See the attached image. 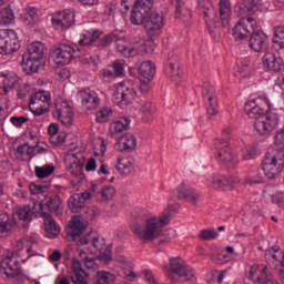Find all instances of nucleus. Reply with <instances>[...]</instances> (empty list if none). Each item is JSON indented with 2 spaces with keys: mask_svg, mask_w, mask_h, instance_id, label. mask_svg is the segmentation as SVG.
Instances as JSON below:
<instances>
[{
  "mask_svg": "<svg viewBox=\"0 0 284 284\" xmlns=\"http://www.w3.org/2000/svg\"><path fill=\"white\" fill-rule=\"evenodd\" d=\"M51 95L48 91H38L31 95L29 101V109L34 116H42L50 112Z\"/></svg>",
  "mask_w": 284,
  "mask_h": 284,
  "instance_id": "nucleus-12",
  "label": "nucleus"
},
{
  "mask_svg": "<svg viewBox=\"0 0 284 284\" xmlns=\"http://www.w3.org/2000/svg\"><path fill=\"white\" fill-rule=\"evenodd\" d=\"M18 223L9 214H0V234L12 232V227H17Z\"/></svg>",
  "mask_w": 284,
  "mask_h": 284,
  "instance_id": "nucleus-36",
  "label": "nucleus"
},
{
  "mask_svg": "<svg viewBox=\"0 0 284 284\" xmlns=\"http://www.w3.org/2000/svg\"><path fill=\"white\" fill-rule=\"evenodd\" d=\"M13 90H17L18 99H26L30 93V84L19 82Z\"/></svg>",
  "mask_w": 284,
  "mask_h": 284,
  "instance_id": "nucleus-51",
  "label": "nucleus"
},
{
  "mask_svg": "<svg viewBox=\"0 0 284 284\" xmlns=\"http://www.w3.org/2000/svg\"><path fill=\"white\" fill-rule=\"evenodd\" d=\"M154 8V0H135L130 16L133 26H143Z\"/></svg>",
  "mask_w": 284,
  "mask_h": 284,
  "instance_id": "nucleus-10",
  "label": "nucleus"
},
{
  "mask_svg": "<svg viewBox=\"0 0 284 284\" xmlns=\"http://www.w3.org/2000/svg\"><path fill=\"white\" fill-rule=\"evenodd\" d=\"M74 17L73 11L64 10L57 12L51 21L54 30H68L74 26Z\"/></svg>",
  "mask_w": 284,
  "mask_h": 284,
  "instance_id": "nucleus-19",
  "label": "nucleus"
},
{
  "mask_svg": "<svg viewBox=\"0 0 284 284\" xmlns=\"http://www.w3.org/2000/svg\"><path fill=\"white\" fill-rule=\"evenodd\" d=\"M70 278L74 284H88V277L90 276L79 258L73 257L71 263V271L69 272Z\"/></svg>",
  "mask_w": 284,
  "mask_h": 284,
  "instance_id": "nucleus-22",
  "label": "nucleus"
},
{
  "mask_svg": "<svg viewBox=\"0 0 284 284\" xmlns=\"http://www.w3.org/2000/svg\"><path fill=\"white\" fill-rule=\"evenodd\" d=\"M33 216L34 211H32L30 205H19L16 206L11 219H14V221L18 219V227H27L31 223Z\"/></svg>",
  "mask_w": 284,
  "mask_h": 284,
  "instance_id": "nucleus-21",
  "label": "nucleus"
},
{
  "mask_svg": "<svg viewBox=\"0 0 284 284\" xmlns=\"http://www.w3.org/2000/svg\"><path fill=\"white\" fill-rule=\"evenodd\" d=\"M143 274L144 281H146L148 284H159V282H156V278H154L151 270H144Z\"/></svg>",
  "mask_w": 284,
  "mask_h": 284,
  "instance_id": "nucleus-62",
  "label": "nucleus"
},
{
  "mask_svg": "<svg viewBox=\"0 0 284 284\" xmlns=\"http://www.w3.org/2000/svg\"><path fill=\"white\" fill-rule=\"evenodd\" d=\"M69 207L74 213H79L81 210L85 212V202L82 201L81 194H74L69 199Z\"/></svg>",
  "mask_w": 284,
  "mask_h": 284,
  "instance_id": "nucleus-40",
  "label": "nucleus"
},
{
  "mask_svg": "<svg viewBox=\"0 0 284 284\" xmlns=\"http://www.w3.org/2000/svg\"><path fill=\"white\" fill-rule=\"evenodd\" d=\"M140 112H142V114H144L145 116H151V114L154 113V106L152 105V102L150 101L142 102L140 106Z\"/></svg>",
  "mask_w": 284,
  "mask_h": 284,
  "instance_id": "nucleus-55",
  "label": "nucleus"
},
{
  "mask_svg": "<svg viewBox=\"0 0 284 284\" xmlns=\"http://www.w3.org/2000/svg\"><path fill=\"white\" fill-rule=\"evenodd\" d=\"M236 185H239V178L225 176L224 192H232V190H234V187H236Z\"/></svg>",
  "mask_w": 284,
  "mask_h": 284,
  "instance_id": "nucleus-53",
  "label": "nucleus"
},
{
  "mask_svg": "<svg viewBox=\"0 0 284 284\" xmlns=\"http://www.w3.org/2000/svg\"><path fill=\"white\" fill-rule=\"evenodd\" d=\"M130 118H119L110 123L109 132L113 139L130 130Z\"/></svg>",
  "mask_w": 284,
  "mask_h": 284,
  "instance_id": "nucleus-30",
  "label": "nucleus"
},
{
  "mask_svg": "<svg viewBox=\"0 0 284 284\" xmlns=\"http://www.w3.org/2000/svg\"><path fill=\"white\" fill-rule=\"evenodd\" d=\"M156 75V65L152 61H144L139 68L140 81H152Z\"/></svg>",
  "mask_w": 284,
  "mask_h": 284,
  "instance_id": "nucleus-31",
  "label": "nucleus"
},
{
  "mask_svg": "<svg viewBox=\"0 0 284 284\" xmlns=\"http://www.w3.org/2000/svg\"><path fill=\"white\" fill-rule=\"evenodd\" d=\"M18 256H20L22 263H26L30 256H32V247L20 248L18 252Z\"/></svg>",
  "mask_w": 284,
  "mask_h": 284,
  "instance_id": "nucleus-58",
  "label": "nucleus"
},
{
  "mask_svg": "<svg viewBox=\"0 0 284 284\" xmlns=\"http://www.w3.org/2000/svg\"><path fill=\"white\" fill-rule=\"evenodd\" d=\"M275 149L266 152L262 168L267 179L274 180L283 172L284 168V128L275 133Z\"/></svg>",
  "mask_w": 284,
  "mask_h": 284,
  "instance_id": "nucleus-5",
  "label": "nucleus"
},
{
  "mask_svg": "<svg viewBox=\"0 0 284 284\" xmlns=\"http://www.w3.org/2000/svg\"><path fill=\"white\" fill-rule=\"evenodd\" d=\"M220 20L223 28H230V21L232 19V2L230 0H220Z\"/></svg>",
  "mask_w": 284,
  "mask_h": 284,
  "instance_id": "nucleus-32",
  "label": "nucleus"
},
{
  "mask_svg": "<svg viewBox=\"0 0 284 284\" xmlns=\"http://www.w3.org/2000/svg\"><path fill=\"white\" fill-rule=\"evenodd\" d=\"M116 103H132L136 99V88L132 82H121L113 94Z\"/></svg>",
  "mask_w": 284,
  "mask_h": 284,
  "instance_id": "nucleus-16",
  "label": "nucleus"
},
{
  "mask_svg": "<svg viewBox=\"0 0 284 284\" xmlns=\"http://www.w3.org/2000/svg\"><path fill=\"white\" fill-rule=\"evenodd\" d=\"M113 41H115L118 52H121L123 54L128 50V40L125 38H121L118 34H115Z\"/></svg>",
  "mask_w": 284,
  "mask_h": 284,
  "instance_id": "nucleus-54",
  "label": "nucleus"
},
{
  "mask_svg": "<svg viewBox=\"0 0 284 284\" xmlns=\"http://www.w3.org/2000/svg\"><path fill=\"white\" fill-rule=\"evenodd\" d=\"M224 181L225 175H215L212 179V185L215 190H223L224 191Z\"/></svg>",
  "mask_w": 284,
  "mask_h": 284,
  "instance_id": "nucleus-56",
  "label": "nucleus"
},
{
  "mask_svg": "<svg viewBox=\"0 0 284 284\" xmlns=\"http://www.w3.org/2000/svg\"><path fill=\"white\" fill-rule=\"evenodd\" d=\"M250 278L256 281L260 284H277L278 282L272 280V276L267 275V266L258 270V266H251Z\"/></svg>",
  "mask_w": 284,
  "mask_h": 284,
  "instance_id": "nucleus-29",
  "label": "nucleus"
},
{
  "mask_svg": "<svg viewBox=\"0 0 284 284\" xmlns=\"http://www.w3.org/2000/svg\"><path fill=\"white\" fill-rule=\"evenodd\" d=\"M261 0H239L235 6V12L240 17L245 14H254L258 10Z\"/></svg>",
  "mask_w": 284,
  "mask_h": 284,
  "instance_id": "nucleus-27",
  "label": "nucleus"
},
{
  "mask_svg": "<svg viewBox=\"0 0 284 284\" xmlns=\"http://www.w3.org/2000/svg\"><path fill=\"white\" fill-rule=\"evenodd\" d=\"M116 275L108 271H98L93 277V284H114Z\"/></svg>",
  "mask_w": 284,
  "mask_h": 284,
  "instance_id": "nucleus-35",
  "label": "nucleus"
},
{
  "mask_svg": "<svg viewBox=\"0 0 284 284\" xmlns=\"http://www.w3.org/2000/svg\"><path fill=\"white\" fill-rule=\"evenodd\" d=\"M175 19H181L184 23H190L192 21V11L185 4L175 7Z\"/></svg>",
  "mask_w": 284,
  "mask_h": 284,
  "instance_id": "nucleus-44",
  "label": "nucleus"
},
{
  "mask_svg": "<svg viewBox=\"0 0 284 284\" xmlns=\"http://www.w3.org/2000/svg\"><path fill=\"white\" fill-rule=\"evenodd\" d=\"M233 37L236 41H243L250 37L248 45L254 52H265L267 43H270L267 34L256 31V20L252 17L240 19L233 28Z\"/></svg>",
  "mask_w": 284,
  "mask_h": 284,
  "instance_id": "nucleus-3",
  "label": "nucleus"
},
{
  "mask_svg": "<svg viewBox=\"0 0 284 284\" xmlns=\"http://www.w3.org/2000/svg\"><path fill=\"white\" fill-rule=\"evenodd\" d=\"M34 172L38 179H48V176L54 174V165L44 164L42 166H36Z\"/></svg>",
  "mask_w": 284,
  "mask_h": 284,
  "instance_id": "nucleus-45",
  "label": "nucleus"
},
{
  "mask_svg": "<svg viewBox=\"0 0 284 284\" xmlns=\"http://www.w3.org/2000/svg\"><path fill=\"white\" fill-rule=\"evenodd\" d=\"M62 256L63 254L61 253V251L55 250L49 255L48 261H50L51 263H57L58 261H61Z\"/></svg>",
  "mask_w": 284,
  "mask_h": 284,
  "instance_id": "nucleus-64",
  "label": "nucleus"
},
{
  "mask_svg": "<svg viewBox=\"0 0 284 284\" xmlns=\"http://www.w3.org/2000/svg\"><path fill=\"white\" fill-rule=\"evenodd\" d=\"M45 45L41 42H33L28 45L22 55L21 65L28 74L39 72V68L45 65Z\"/></svg>",
  "mask_w": 284,
  "mask_h": 284,
  "instance_id": "nucleus-6",
  "label": "nucleus"
},
{
  "mask_svg": "<svg viewBox=\"0 0 284 284\" xmlns=\"http://www.w3.org/2000/svg\"><path fill=\"white\" fill-rule=\"evenodd\" d=\"M101 34H103L99 30H93L92 32H87L79 40V45H97V39H101Z\"/></svg>",
  "mask_w": 284,
  "mask_h": 284,
  "instance_id": "nucleus-39",
  "label": "nucleus"
},
{
  "mask_svg": "<svg viewBox=\"0 0 284 284\" xmlns=\"http://www.w3.org/2000/svg\"><path fill=\"white\" fill-rule=\"evenodd\" d=\"M178 201H183L184 203H190L191 205H196L199 203L200 195L192 186L182 183L176 189Z\"/></svg>",
  "mask_w": 284,
  "mask_h": 284,
  "instance_id": "nucleus-24",
  "label": "nucleus"
},
{
  "mask_svg": "<svg viewBox=\"0 0 284 284\" xmlns=\"http://www.w3.org/2000/svg\"><path fill=\"white\" fill-rule=\"evenodd\" d=\"M215 150H216V161L219 163H223L229 168H235L239 163L236 155H234V150L230 148V142L227 140L217 139L215 141Z\"/></svg>",
  "mask_w": 284,
  "mask_h": 284,
  "instance_id": "nucleus-13",
  "label": "nucleus"
},
{
  "mask_svg": "<svg viewBox=\"0 0 284 284\" xmlns=\"http://www.w3.org/2000/svg\"><path fill=\"white\" fill-rule=\"evenodd\" d=\"M262 65L266 72H281L284 70L283 58L273 52H266L262 58Z\"/></svg>",
  "mask_w": 284,
  "mask_h": 284,
  "instance_id": "nucleus-23",
  "label": "nucleus"
},
{
  "mask_svg": "<svg viewBox=\"0 0 284 284\" xmlns=\"http://www.w3.org/2000/svg\"><path fill=\"white\" fill-rule=\"evenodd\" d=\"M19 39L12 29L0 30V54H12L19 50Z\"/></svg>",
  "mask_w": 284,
  "mask_h": 284,
  "instance_id": "nucleus-14",
  "label": "nucleus"
},
{
  "mask_svg": "<svg viewBox=\"0 0 284 284\" xmlns=\"http://www.w3.org/2000/svg\"><path fill=\"white\" fill-rule=\"evenodd\" d=\"M81 57V50L67 43H61L59 47L51 49L49 61H52L58 68H63L71 63L73 59Z\"/></svg>",
  "mask_w": 284,
  "mask_h": 284,
  "instance_id": "nucleus-7",
  "label": "nucleus"
},
{
  "mask_svg": "<svg viewBox=\"0 0 284 284\" xmlns=\"http://www.w3.org/2000/svg\"><path fill=\"white\" fill-rule=\"evenodd\" d=\"M261 183H265V180L261 173H255L254 175H250L244 180V185H261Z\"/></svg>",
  "mask_w": 284,
  "mask_h": 284,
  "instance_id": "nucleus-50",
  "label": "nucleus"
},
{
  "mask_svg": "<svg viewBox=\"0 0 284 284\" xmlns=\"http://www.w3.org/2000/svg\"><path fill=\"white\" fill-rule=\"evenodd\" d=\"M244 112L250 119H255L254 128L261 136H270L278 128V114L261 108L256 100L246 102ZM266 112V113H265Z\"/></svg>",
  "mask_w": 284,
  "mask_h": 284,
  "instance_id": "nucleus-4",
  "label": "nucleus"
},
{
  "mask_svg": "<svg viewBox=\"0 0 284 284\" xmlns=\"http://www.w3.org/2000/svg\"><path fill=\"white\" fill-rule=\"evenodd\" d=\"M273 43L278 45V48H284V27H277L274 30Z\"/></svg>",
  "mask_w": 284,
  "mask_h": 284,
  "instance_id": "nucleus-49",
  "label": "nucleus"
},
{
  "mask_svg": "<svg viewBox=\"0 0 284 284\" xmlns=\"http://www.w3.org/2000/svg\"><path fill=\"white\" fill-rule=\"evenodd\" d=\"M64 163L68 172L73 176L72 183H83L85 175L83 174V163L81 160L74 154H69L65 156Z\"/></svg>",
  "mask_w": 284,
  "mask_h": 284,
  "instance_id": "nucleus-17",
  "label": "nucleus"
},
{
  "mask_svg": "<svg viewBox=\"0 0 284 284\" xmlns=\"http://www.w3.org/2000/svg\"><path fill=\"white\" fill-rule=\"evenodd\" d=\"M164 23L165 17L163 16V12L154 11L150 13L144 23V30L146 31L148 37H159Z\"/></svg>",
  "mask_w": 284,
  "mask_h": 284,
  "instance_id": "nucleus-15",
  "label": "nucleus"
},
{
  "mask_svg": "<svg viewBox=\"0 0 284 284\" xmlns=\"http://www.w3.org/2000/svg\"><path fill=\"white\" fill-rule=\"evenodd\" d=\"M14 21V13L10 8H3L0 11V28L1 26H10Z\"/></svg>",
  "mask_w": 284,
  "mask_h": 284,
  "instance_id": "nucleus-47",
  "label": "nucleus"
},
{
  "mask_svg": "<svg viewBox=\"0 0 284 284\" xmlns=\"http://www.w3.org/2000/svg\"><path fill=\"white\" fill-rule=\"evenodd\" d=\"M266 261H274L276 267H280V272H284V251L281 246L275 245L265 251Z\"/></svg>",
  "mask_w": 284,
  "mask_h": 284,
  "instance_id": "nucleus-28",
  "label": "nucleus"
},
{
  "mask_svg": "<svg viewBox=\"0 0 284 284\" xmlns=\"http://www.w3.org/2000/svg\"><path fill=\"white\" fill-rule=\"evenodd\" d=\"M170 213L165 214L162 217H156L150 213H141L133 224L131 225V230L133 234L141 241L142 243H152L160 240V245L163 243H170L172 239V230L165 229V226L170 223Z\"/></svg>",
  "mask_w": 284,
  "mask_h": 284,
  "instance_id": "nucleus-1",
  "label": "nucleus"
},
{
  "mask_svg": "<svg viewBox=\"0 0 284 284\" xmlns=\"http://www.w3.org/2000/svg\"><path fill=\"white\" fill-rule=\"evenodd\" d=\"M256 158V148H248L243 155L244 161H251V159Z\"/></svg>",
  "mask_w": 284,
  "mask_h": 284,
  "instance_id": "nucleus-63",
  "label": "nucleus"
},
{
  "mask_svg": "<svg viewBox=\"0 0 284 284\" xmlns=\"http://www.w3.org/2000/svg\"><path fill=\"white\" fill-rule=\"evenodd\" d=\"M166 276L173 283H176L179 278L182 281H194L196 278V272L186 265L183 258L172 257L170 260V271L166 272Z\"/></svg>",
  "mask_w": 284,
  "mask_h": 284,
  "instance_id": "nucleus-8",
  "label": "nucleus"
},
{
  "mask_svg": "<svg viewBox=\"0 0 284 284\" xmlns=\"http://www.w3.org/2000/svg\"><path fill=\"white\" fill-rule=\"evenodd\" d=\"M83 212L87 213V217L90 221H92V219H94L95 216H99L101 214V211L97 206L87 207V209H84Z\"/></svg>",
  "mask_w": 284,
  "mask_h": 284,
  "instance_id": "nucleus-59",
  "label": "nucleus"
},
{
  "mask_svg": "<svg viewBox=\"0 0 284 284\" xmlns=\"http://www.w3.org/2000/svg\"><path fill=\"white\" fill-rule=\"evenodd\" d=\"M115 168L119 174H122V176H128L129 174H132L134 170V165L128 158H118Z\"/></svg>",
  "mask_w": 284,
  "mask_h": 284,
  "instance_id": "nucleus-38",
  "label": "nucleus"
},
{
  "mask_svg": "<svg viewBox=\"0 0 284 284\" xmlns=\"http://www.w3.org/2000/svg\"><path fill=\"white\" fill-rule=\"evenodd\" d=\"M2 83L6 94L8 93V90H14L17 85H19V78L17 75L7 74L2 77Z\"/></svg>",
  "mask_w": 284,
  "mask_h": 284,
  "instance_id": "nucleus-46",
  "label": "nucleus"
},
{
  "mask_svg": "<svg viewBox=\"0 0 284 284\" xmlns=\"http://www.w3.org/2000/svg\"><path fill=\"white\" fill-rule=\"evenodd\" d=\"M122 152H134L136 150V136L132 133H126L123 138Z\"/></svg>",
  "mask_w": 284,
  "mask_h": 284,
  "instance_id": "nucleus-42",
  "label": "nucleus"
},
{
  "mask_svg": "<svg viewBox=\"0 0 284 284\" xmlns=\"http://www.w3.org/2000/svg\"><path fill=\"white\" fill-rule=\"evenodd\" d=\"M85 221L79 216H74L67 233L69 241H78V245H83L84 250H88L91 254H97L98 261L102 263H112V246H106L105 241L99 240L97 233L90 232L81 237V234L85 232Z\"/></svg>",
  "mask_w": 284,
  "mask_h": 284,
  "instance_id": "nucleus-2",
  "label": "nucleus"
},
{
  "mask_svg": "<svg viewBox=\"0 0 284 284\" xmlns=\"http://www.w3.org/2000/svg\"><path fill=\"white\" fill-rule=\"evenodd\" d=\"M112 114H113L112 108L102 106L95 113V121L98 123H108V121H110V118L112 116Z\"/></svg>",
  "mask_w": 284,
  "mask_h": 284,
  "instance_id": "nucleus-43",
  "label": "nucleus"
},
{
  "mask_svg": "<svg viewBox=\"0 0 284 284\" xmlns=\"http://www.w3.org/2000/svg\"><path fill=\"white\" fill-rule=\"evenodd\" d=\"M0 273L6 274L7 278L21 276L22 272L19 257L14 255L4 257L0 263Z\"/></svg>",
  "mask_w": 284,
  "mask_h": 284,
  "instance_id": "nucleus-18",
  "label": "nucleus"
},
{
  "mask_svg": "<svg viewBox=\"0 0 284 284\" xmlns=\"http://www.w3.org/2000/svg\"><path fill=\"white\" fill-rule=\"evenodd\" d=\"M114 39H116V33L114 32L105 34L102 38H98L95 39V48L98 50H105V48H110V45H112Z\"/></svg>",
  "mask_w": 284,
  "mask_h": 284,
  "instance_id": "nucleus-41",
  "label": "nucleus"
},
{
  "mask_svg": "<svg viewBox=\"0 0 284 284\" xmlns=\"http://www.w3.org/2000/svg\"><path fill=\"white\" fill-rule=\"evenodd\" d=\"M39 210L44 221L45 236H48V239H55L61 232L59 225H57V221H54V217H52L50 213L43 212V204H39Z\"/></svg>",
  "mask_w": 284,
  "mask_h": 284,
  "instance_id": "nucleus-25",
  "label": "nucleus"
},
{
  "mask_svg": "<svg viewBox=\"0 0 284 284\" xmlns=\"http://www.w3.org/2000/svg\"><path fill=\"white\" fill-rule=\"evenodd\" d=\"M47 206L50 212L53 214H59L63 212V201L59 196V194H52L47 199Z\"/></svg>",
  "mask_w": 284,
  "mask_h": 284,
  "instance_id": "nucleus-37",
  "label": "nucleus"
},
{
  "mask_svg": "<svg viewBox=\"0 0 284 284\" xmlns=\"http://www.w3.org/2000/svg\"><path fill=\"white\" fill-rule=\"evenodd\" d=\"M12 125H14L16 128H23L24 123H28V121H30V119L28 116H12L10 119Z\"/></svg>",
  "mask_w": 284,
  "mask_h": 284,
  "instance_id": "nucleus-57",
  "label": "nucleus"
},
{
  "mask_svg": "<svg viewBox=\"0 0 284 284\" xmlns=\"http://www.w3.org/2000/svg\"><path fill=\"white\" fill-rule=\"evenodd\" d=\"M102 77L105 81H114L121 77H125V60H115L111 64V69H104Z\"/></svg>",
  "mask_w": 284,
  "mask_h": 284,
  "instance_id": "nucleus-26",
  "label": "nucleus"
},
{
  "mask_svg": "<svg viewBox=\"0 0 284 284\" xmlns=\"http://www.w3.org/2000/svg\"><path fill=\"white\" fill-rule=\"evenodd\" d=\"M52 115L62 123L64 128L74 125V111L72 110V105L63 98L55 100Z\"/></svg>",
  "mask_w": 284,
  "mask_h": 284,
  "instance_id": "nucleus-9",
  "label": "nucleus"
},
{
  "mask_svg": "<svg viewBox=\"0 0 284 284\" xmlns=\"http://www.w3.org/2000/svg\"><path fill=\"white\" fill-rule=\"evenodd\" d=\"M219 236V232L215 229L200 231L199 237L202 241H212Z\"/></svg>",
  "mask_w": 284,
  "mask_h": 284,
  "instance_id": "nucleus-52",
  "label": "nucleus"
},
{
  "mask_svg": "<svg viewBox=\"0 0 284 284\" xmlns=\"http://www.w3.org/2000/svg\"><path fill=\"white\" fill-rule=\"evenodd\" d=\"M84 265L87 270H99V264H97V258L92 256L85 257Z\"/></svg>",
  "mask_w": 284,
  "mask_h": 284,
  "instance_id": "nucleus-60",
  "label": "nucleus"
},
{
  "mask_svg": "<svg viewBox=\"0 0 284 284\" xmlns=\"http://www.w3.org/2000/svg\"><path fill=\"white\" fill-rule=\"evenodd\" d=\"M202 99L204 101L209 119H214L219 114V94L216 88L210 82L202 84Z\"/></svg>",
  "mask_w": 284,
  "mask_h": 284,
  "instance_id": "nucleus-11",
  "label": "nucleus"
},
{
  "mask_svg": "<svg viewBox=\"0 0 284 284\" xmlns=\"http://www.w3.org/2000/svg\"><path fill=\"white\" fill-rule=\"evenodd\" d=\"M82 104L88 108V110H97L101 105V99L97 95V92H81Z\"/></svg>",
  "mask_w": 284,
  "mask_h": 284,
  "instance_id": "nucleus-34",
  "label": "nucleus"
},
{
  "mask_svg": "<svg viewBox=\"0 0 284 284\" xmlns=\"http://www.w3.org/2000/svg\"><path fill=\"white\" fill-rule=\"evenodd\" d=\"M202 14L206 23H210V21H214V8L204 9L202 11Z\"/></svg>",
  "mask_w": 284,
  "mask_h": 284,
  "instance_id": "nucleus-61",
  "label": "nucleus"
},
{
  "mask_svg": "<svg viewBox=\"0 0 284 284\" xmlns=\"http://www.w3.org/2000/svg\"><path fill=\"white\" fill-rule=\"evenodd\" d=\"M168 57L169 62L165 69V74L171 81L179 84L181 83V77H183V73L181 72V64L179 63V59L174 52H170Z\"/></svg>",
  "mask_w": 284,
  "mask_h": 284,
  "instance_id": "nucleus-20",
  "label": "nucleus"
},
{
  "mask_svg": "<svg viewBox=\"0 0 284 284\" xmlns=\"http://www.w3.org/2000/svg\"><path fill=\"white\" fill-rule=\"evenodd\" d=\"M37 154V146H32L28 143L19 145L14 152V156L18 161H30Z\"/></svg>",
  "mask_w": 284,
  "mask_h": 284,
  "instance_id": "nucleus-33",
  "label": "nucleus"
},
{
  "mask_svg": "<svg viewBox=\"0 0 284 284\" xmlns=\"http://www.w3.org/2000/svg\"><path fill=\"white\" fill-rule=\"evenodd\" d=\"M114 194H116V191L114 190V186L112 185H106L103 186L100 190V199L101 201H111V199H114Z\"/></svg>",
  "mask_w": 284,
  "mask_h": 284,
  "instance_id": "nucleus-48",
  "label": "nucleus"
}]
</instances>
